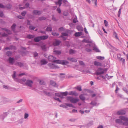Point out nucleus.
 <instances>
[{
	"label": "nucleus",
	"mask_w": 128,
	"mask_h": 128,
	"mask_svg": "<svg viewBox=\"0 0 128 128\" xmlns=\"http://www.w3.org/2000/svg\"><path fill=\"white\" fill-rule=\"evenodd\" d=\"M66 98L67 100L70 101L71 103L74 104L76 103L79 100L78 98H74L72 96H67Z\"/></svg>",
	"instance_id": "1"
},
{
	"label": "nucleus",
	"mask_w": 128,
	"mask_h": 128,
	"mask_svg": "<svg viewBox=\"0 0 128 128\" xmlns=\"http://www.w3.org/2000/svg\"><path fill=\"white\" fill-rule=\"evenodd\" d=\"M119 118L121 119L122 121H124L123 122V125L128 126V117L123 116H121L119 117Z\"/></svg>",
	"instance_id": "2"
},
{
	"label": "nucleus",
	"mask_w": 128,
	"mask_h": 128,
	"mask_svg": "<svg viewBox=\"0 0 128 128\" xmlns=\"http://www.w3.org/2000/svg\"><path fill=\"white\" fill-rule=\"evenodd\" d=\"M104 69L101 68H98L96 71L95 74L96 75L102 74L104 73Z\"/></svg>",
	"instance_id": "3"
},
{
	"label": "nucleus",
	"mask_w": 128,
	"mask_h": 128,
	"mask_svg": "<svg viewBox=\"0 0 128 128\" xmlns=\"http://www.w3.org/2000/svg\"><path fill=\"white\" fill-rule=\"evenodd\" d=\"M54 62L56 63L62 64L64 65H66L68 63V62L66 60H57L55 61Z\"/></svg>",
	"instance_id": "4"
},
{
	"label": "nucleus",
	"mask_w": 128,
	"mask_h": 128,
	"mask_svg": "<svg viewBox=\"0 0 128 128\" xmlns=\"http://www.w3.org/2000/svg\"><path fill=\"white\" fill-rule=\"evenodd\" d=\"M48 65L51 68H59V67L57 66L55 63H53L52 62L49 63Z\"/></svg>",
	"instance_id": "5"
},
{
	"label": "nucleus",
	"mask_w": 128,
	"mask_h": 128,
	"mask_svg": "<svg viewBox=\"0 0 128 128\" xmlns=\"http://www.w3.org/2000/svg\"><path fill=\"white\" fill-rule=\"evenodd\" d=\"M25 84L26 85L29 87H31L32 86L33 82L31 80H28L26 81Z\"/></svg>",
	"instance_id": "6"
},
{
	"label": "nucleus",
	"mask_w": 128,
	"mask_h": 128,
	"mask_svg": "<svg viewBox=\"0 0 128 128\" xmlns=\"http://www.w3.org/2000/svg\"><path fill=\"white\" fill-rule=\"evenodd\" d=\"M48 58L49 60L53 62H54L55 61H56L55 60L56 58L53 56H52L51 55H49Z\"/></svg>",
	"instance_id": "7"
},
{
	"label": "nucleus",
	"mask_w": 128,
	"mask_h": 128,
	"mask_svg": "<svg viewBox=\"0 0 128 128\" xmlns=\"http://www.w3.org/2000/svg\"><path fill=\"white\" fill-rule=\"evenodd\" d=\"M86 50L88 52H91L92 51L91 47L90 44H88L86 46Z\"/></svg>",
	"instance_id": "8"
},
{
	"label": "nucleus",
	"mask_w": 128,
	"mask_h": 128,
	"mask_svg": "<svg viewBox=\"0 0 128 128\" xmlns=\"http://www.w3.org/2000/svg\"><path fill=\"white\" fill-rule=\"evenodd\" d=\"M68 94L70 95L77 96H78V94L75 91H71L68 92Z\"/></svg>",
	"instance_id": "9"
},
{
	"label": "nucleus",
	"mask_w": 128,
	"mask_h": 128,
	"mask_svg": "<svg viewBox=\"0 0 128 128\" xmlns=\"http://www.w3.org/2000/svg\"><path fill=\"white\" fill-rule=\"evenodd\" d=\"M126 113V111L124 110H119L117 112V114L118 115L124 114Z\"/></svg>",
	"instance_id": "10"
},
{
	"label": "nucleus",
	"mask_w": 128,
	"mask_h": 128,
	"mask_svg": "<svg viewBox=\"0 0 128 128\" xmlns=\"http://www.w3.org/2000/svg\"><path fill=\"white\" fill-rule=\"evenodd\" d=\"M42 12L35 10L33 11V13L35 15H39Z\"/></svg>",
	"instance_id": "11"
},
{
	"label": "nucleus",
	"mask_w": 128,
	"mask_h": 128,
	"mask_svg": "<svg viewBox=\"0 0 128 128\" xmlns=\"http://www.w3.org/2000/svg\"><path fill=\"white\" fill-rule=\"evenodd\" d=\"M115 122L117 123L123 125V122L120 118L116 119L115 120Z\"/></svg>",
	"instance_id": "12"
},
{
	"label": "nucleus",
	"mask_w": 128,
	"mask_h": 128,
	"mask_svg": "<svg viewBox=\"0 0 128 128\" xmlns=\"http://www.w3.org/2000/svg\"><path fill=\"white\" fill-rule=\"evenodd\" d=\"M119 56H121V55L120 54H118L117 57L118 58V59L120 61H122L124 63L125 59L123 58H120V57Z\"/></svg>",
	"instance_id": "13"
},
{
	"label": "nucleus",
	"mask_w": 128,
	"mask_h": 128,
	"mask_svg": "<svg viewBox=\"0 0 128 128\" xmlns=\"http://www.w3.org/2000/svg\"><path fill=\"white\" fill-rule=\"evenodd\" d=\"M94 64L95 66H100L102 65L101 63L96 61L94 62Z\"/></svg>",
	"instance_id": "14"
},
{
	"label": "nucleus",
	"mask_w": 128,
	"mask_h": 128,
	"mask_svg": "<svg viewBox=\"0 0 128 128\" xmlns=\"http://www.w3.org/2000/svg\"><path fill=\"white\" fill-rule=\"evenodd\" d=\"M14 49L15 50L16 49V47L14 46H11L9 47H7L5 48V50H12Z\"/></svg>",
	"instance_id": "15"
},
{
	"label": "nucleus",
	"mask_w": 128,
	"mask_h": 128,
	"mask_svg": "<svg viewBox=\"0 0 128 128\" xmlns=\"http://www.w3.org/2000/svg\"><path fill=\"white\" fill-rule=\"evenodd\" d=\"M62 35L60 36V37L62 38L64 40H66V38L64 37V36H68V34L66 33L62 32Z\"/></svg>",
	"instance_id": "16"
},
{
	"label": "nucleus",
	"mask_w": 128,
	"mask_h": 128,
	"mask_svg": "<svg viewBox=\"0 0 128 128\" xmlns=\"http://www.w3.org/2000/svg\"><path fill=\"white\" fill-rule=\"evenodd\" d=\"M8 60L9 63L11 64H12L14 63V58L11 57H10L9 58Z\"/></svg>",
	"instance_id": "17"
},
{
	"label": "nucleus",
	"mask_w": 128,
	"mask_h": 128,
	"mask_svg": "<svg viewBox=\"0 0 128 128\" xmlns=\"http://www.w3.org/2000/svg\"><path fill=\"white\" fill-rule=\"evenodd\" d=\"M41 36H38L34 38V40L35 42H38L41 40Z\"/></svg>",
	"instance_id": "18"
},
{
	"label": "nucleus",
	"mask_w": 128,
	"mask_h": 128,
	"mask_svg": "<svg viewBox=\"0 0 128 128\" xmlns=\"http://www.w3.org/2000/svg\"><path fill=\"white\" fill-rule=\"evenodd\" d=\"M68 60L73 62H76L77 61V60L75 58L69 57L68 58Z\"/></svg>",
	"instance_id": "19"
},
{
	"label": "nucleus",
	"mask_w": 128,
	"mask_h": 128,
	"mask_svg": "<svg viewBox=\"0 0 128 128\" xmlns=\"http://www.w3.org/2000/svg\"><path fill=\"white\" fill-rule=\"evenodd\" d=\"M50 84L51 85L55 87H57L58 85L56 84V83L52 80H51L50 82Z\"/></svg>",
	"instance_id": "20"
},
{
	"label": "nucleus",
	"mask_w": 128,
	"mask_h": 128,
	"mask_svg": "<svg viewBox=\"0 0 128 128\" xmlns=\"http://www.w3.org/2000/svg\"><path fill=\"white\" fill-rule=\"evenodd\" d=\"M60 41L56 40L54 42L53 44L54 46H58L60 44Z\"/></svg>",
	"instance_id": "21"
},
{
	"label": "nucleus",
	"mask_w": 128,
	"mask_h": 128,
	"mask_svg": "<svg viewBox=\"0 0 128 128\" xmlns=\"http://www.w3.org/2000/svg\"><path fill=\"white\" fill-rule=\"evenodd\" d=\"M82 32H76L74 34V36L76 37L79 36H81Z\"/></svg>",
	"instance_id": "22"
},
{
	"label": "nucleus",
	"mask_w": 128,
	"mask_h": 128,
	"mask_svg": "<svg viewBox=\"0 0 128 128\" xmlns=\"http://www.w3.org/2000/svg\"><path fill=\"white\" fill-rule=\"evenodd\" d=\"M54 53L56 54L60 55L61 54V52L60 51L55 50V49H54Z\"/></svg>",
	"instance_id": "23"
},
{
	"label": "nucleus",
	"mask_w": 128,
	"mask_h": 128,
	"mask_svg": "<svg viewBox=\"0 0 128 128\" xmlns=\"http://www.w3.org/2000/svg\"><path fill=\"white\" fill-rule=\"evenodd\" d=\"M62 0H58V2H56V5H58L59 6H60L62 4Z\"/></svg>",
	"instance_id": "24"
},
{
	"label": "nucleus",
	"mask_w": 128,
	"mask_h": 128,
	"mask_svg": "<svg viewBox=\"0 0 128 128\" xmlns=\"http://www.w3.org/2000/svg\"><path fill=\"white\" fill-rule=\"evenodd\" d=\"M113 36L114 37H115L116 39H117L118 40H119V39L118 34L116 33L115 32H114L113 34Z\"/></svg>",
	"instance_id": "25"
},
{
	"label": "nucleus",
	"mask_w": 128,
	"mask_h": 128,
	"mask_svg": "<svg viewBox=\"0 0 128 128\" xmlns=\"http://www.w3.org/2000/svg\"><path fill=\"white\" fill-rule=\"evenodd\" d=\"M40 62L42 65L46 64L47 62L46 60H42L40 61Z\"/></svg>",
	"instance_id": "26"
},
{
	"label": "nucleus",
	"mask_w": 128,
	"mask_h": 128,
	"mask_svg": "<svg viewBox=\"0 0 128 128\" xmlns=\"http://www.w3.org/2000/svg\"><path fill=\"white\" fill-rule=\"evenodd\" d=\"M2 30H5L6 32H7L8 34H11V32L9 30L5 28H2Z\"/></svg>",
	"instance_id": "27"
},
{
	"label": "nucleus",
	"mask_w": 128,
	"mask_h": 128,
	"mask_svg": "<svg viewBox=\"0 0 128 128\" xmlns=\"http://www.w3.org/2000/svg\"><path fill=\"white\" fill-rule=\"evenodd\" d=\"M52 30V28L50 26H48L47 27L46 29V31H50L51 32Z\"/></svg>",
	"instance_id": "28"
},
{
	"label": "nucleus",
	"mask_w": 128,
	"mask_h": 128,
	"mask_svg": "<svg viewBox=\"0 0 128 128\" xmlns=\"http://www.w3.org/2000/svg\"><path fill=\"white\" fill-rule=\"evenodd\" d=\"M41 40H45L47 39L48 37V35L47 36H41Z\"/></svg>",
	"instance_id": "29"
},
{
	"label": "nucleus",
	"mask_w": 128,
	"mask_h": 128,
	"mask_svg": "<svg viewBox=\"0 0 128 128\" xmlns=\"http://www.w3.org/2000/svg\"><path fill=\"white\" fill-rule=\"evenodd\" d=\"M15 65L16 66H19L20 67H22L23 66V64L21 62H17L15 63Z\"/></svg>",
	"instance_id": "30"
},
{
	"label": "nucleus",
	"mask_w": 128,
	"mask_h": 128,
	"mask_svg": "<svg viewBox=\"0 0 128 128\" xmlns=\"http://www.w3.org/2000/svg\"><path fill=\"white\" fill-rule=\"evenodd\" d=\"M79 97L82 100H85V97L82 94Z\"/></svg>",
	"instance_id": "31"
},
{
	"label": "nucleus",
	"mask_w": 128,
	"mask_h": 128,
	"mask_svg": "<svg viewBox=\"0 0 128 128\" xmlns=\"http://www.w3.org/2000/svg\"><path fill=\"white\" fill-rule=\"evenodd\" d=\"M35 36L33 35L29 34L27 36V38L29 39H31L34 38Z\"/></svg>",
	"instance_id": "32"
},
{
	"label": "nucleus",
	"mask_w": 128,
	"mask_h": 128,
	"mask_svg": "<svg viewBox=\"0 0 128 128\" xmlns=\"http://www.w3.org/2000/svg\"><path fill=\"white\" fill-rule=\"evenodd\" d=\"M16 72H15L14 71V74L12 76V77L14 79V80L16 81H17V79L15 78L16 77Z\"/></svg>",
	"instance_id": "33"
},
{
	"label": "nucleus",
	"mask_w": 128,
	"mask_h": 128,
	"mask_svg": "<svg viewBox=\"0 0 128 128\" xmlns=\"http://www.w3.org/2000/svg\"><path fill=\"white\" fill-rule=\"evenodd\" d=\"M98 59L100 60H104V58L103 56H97L96 57Z\"/></svg>",
	"instance_id": "34"
},
{
	"label": "nucleus",
	"mask_w": 128,
	"mask_h": 128,
	"mask_svg": "<svg viewBox=\"0 0 128 128\" xmlns=\"http://www.w3.org/2000/svg\"><path fill=\"white\" fill-rule=\"evenodd\" d=\"M52 35L55 36H58L59 35V34L58 33L56 32H52Z\"/></svg>",
	"instance_id": "35"
},
{
	"label": "nucleus",
	"mask_w": 128,
	"mask_h": 128,
	"mask_svg": "<svg viewBox=\"0 0 128 128\" xmlns=\"http://www.w3.org/2000/svg\"><path fill=\"white\" fill-rule=\"evenodd\" d=\"M12 54V52L9 51H8L7 52H6V55L9 56H10Z\"/></svg>",
	"instance_id": "36"
},
{
	"label": "nucleus",
	"mask_w": 128,
	"mask_h": 128,
	"mask_svg": "<svg viewBox=\"0 0 128 128\" xmlns=\"http://www.w3.org/2000/svg\"><path fill=\"white\" fill-rule=\"evenodd\" d=\"M93 50L96 52H100L98 49L97 47L96 46H94L93 48Z\"/></svg>",
	"instance_id": "37"
},
{
	"label": "nucleus",
	"mask_w": 128,
	"mask_h": 128,
	"mask_svg": "<svg viewBox=\"0 0 128 128\" xmlns=\"http://www.w3.org/2000/svg\"><path fill=\"white\" fill-rule=\"evenodd\" d=\"M75 51L71 49L69 50L70 54H73L75 53Z\"/></svg>",
	"instance_id": "38"
},
{
	"label": "nucleus",
	"mask_w": 128,
	"mask_h": 128,
	"mask_svg": "<svg viewBox=\"0 0 128 128\" xmlns=\"http://www.w3.org/2000/svg\"><path fill=\"white\" fill-rule=\"evenodd\" d=\"M65 104L68 106L74 108V106L71 104L66 103Z\"/></svg>",
	"instance_id": "39"
},
{
	"label": "nucleus",
	"mask_w": 128,
	"mask_h": 128,
	"mask_svg": "<svg viewBox=\"0 0 128 128\" xmlns=\"http://www.w3.org/2000/svg\"><path fill=\"white\" fill-rule=\"evenodd\" d=\"M44 92L47 95L50 96L51 95V94L50 92H48L44 90Z\"/></svg>",
	"instance_id": "40"
},
{
	"label": "nucleus",
	"mask_w": 128,
	"mask_h": 128,
	"mask_svg": "<svg viewBox=\"0 0 128 128\" xmlns=\"http://www.w3.org/2000/svg\"><path fill=\"white\" fill-rule=\"evenodd\" d=\"M16 26V25L15 24H13L11 26V28L13 31L14 32V30Z\"/></svg>",
	"instance_id": "41"
},
{
	"label": "nucleus",
	"mask_w": 128,
	"mask_h": 128,
	"mask_svg": "<svg viewBox=\"0 0 128 128\" xmlns=\"http://www.w3.org/2000/svg\"><path fill=\"white\" fill-rule=\"evenodd\" d=\"M61 93L62 95H63L64 96H67L68 94V93L67 92H61Z\"/></svg>",
	"instance_id": "42"
},
{
	"label": "nucleus",
	"mask_w": 128,
	"mask_h": 128,
	"mask_svg": "<svg viewBox=\"0 0 128 128\" xmlns=\"http://www.w3.org/2000/svg\"><path fill=\"white\" fill-rule=\"evenodd\" d=\"M90 104L93 105L94 106H98V104L93 102H92Z\"/></svg>",
	"instance_id": "43"
},
{
	"label": "nucleus",
	"mask_w": 128,
	"mask_h": 128,
	"mask_svg": "<svg viewBox=\"0 0 128 128\" xmlns=\"http://www.w3.org/2000/svg\"><path fill=\"white\" fill-rule=\"evenodd\" d=\"M12 7V5L11 4H7L6 6L5 7L8 9H10Z\"/></svg>",
	"instance_id": "44"
},
{
	"label": "nucleus",
	"mask_w": 128,
	"mask_h": 128,
	"mask_svg": "<svg viewBox=\"0 0 128 128\" xmlns=\"http://www.w3.org/2000/svg\"><path fill=\"white\" fill-rule=\"evenodd\" d=\"M8 115V113L7 112H5L4 113L2 114V116L4 118L6 117Z\"/></svg>",
	"instance_id": "45"
},
{
	"label": "nucleus",
	"mask_w": 128,
	"mask_h": 128,
	"mask_svg": "<svg viewBox=\"0 0 128 128\" xmlns=\"http://www.w3.org/2000/svg\"><path fill=\"white\" fill-rule=\"evenodd\" d=\"M29 116V114L27 113H25L24 114V117L25 119H26Z\"/></svg>",
	"instance_id": "46"
},
{
	"label": "nucleus",
	"mask_w": 128,
	"mask_h": 128,
	"mask_svg": "<svg viewBox=\"0 0 128 128\" xmlns=\"http://www.w3.org/2000/svg\"><path fill=\"white\" fill-rule=\"evenodd\" d=\"M24 121L23 119L22 118H21L18 121V122L20 124L22 123Z\"/></svg>",
	"instance_id": "47"
},
{
	"label": "nucleus",
	"mask_w": 128,
	"mask_h": 128,
	"mask_svg": "<svg viewBox=\"0 0 128 128\" xmlns=\"http://www.w3.org/2000/svg\"><path fill=\"white\" fill-rule=\"evenodd\" d=\"M46 19V18L42 16L39 18V20H44Z\"/></svg>",
	"instance_id": "48"
},
{
	"label": "nucleus",
	"mask_w": 128,
	"mask_h": 128,
	"mask_svg": "<svg viewBox=\"0 0 128 128\" xmlns=\"http://www.w3.org/2000/svg\"><path fill=\"white\" fill-rule=\"evenodd\" d=\"M76 89L79 91L82 90V88L81 86H78L77 87Z\"/></svg>",
	"instance_id": "49"
},
{
	"label": "nucleus",
	"mask_w": 128,
	"mask_h": 128,
	"mask_svg": "<svg viewBox=\"0 0 128 128\" xmlns=\"http://www.w3.org/2000/svg\"><path fill=\"white\" fill-rule=\"evenodd\" d=\"M39 84H40L44 85L45 84V83L43 80H40L39 82Z\"/></svg>",
	"instance_id": "50"
},
{
	"label": "nucleus",
	"mask_w": 128,
	"mask_h": 128,
	"mask_svg": "<svg viewBox=\"0 0 128 128\" xmlns=\"http://www.w3.org/2000/svg\"><path fill=\"white\" fill-rule=\"evenodd\" d=\"M54 99L55 100H56L57 101H58L59 102H61V101L60 100L59 98H58L56 97H54Z\"/></svg>",
	"instance_id": "51"
},
{
	"label": "nucleus",
	"mask_w": 128,
	"mask_h": 128,
	"mask_svg": "<svg viewBox=\"0 0 128 128\" xmlns=\"http://www.w3.org/2000/svg\"><path fill=\"white\" fill-rule=\"evenodd\" d=\"M79 62L80 65L83 66H84V64L82 61H79Z\"/></svg>",
	"instance_id": "52"
},
{
	"label": "nucleus",
	"mask_w": 128,
	"mask_h": 128,
	"mask_svg": "<svg viewBox=\"0 0 128 128\" xmlns=\"http://www.w3.org/2000/svg\"><path fill=\"white\" fill-rule=\"evenodd\" d=\"M30 30H34L35 28V27L32 26H30Z\"/></svg>",
	"instance_id": "53"
},
{
	"label": "nucleus",
	"mask_w": 128,
	"mask_h": 128,
	"mask_svg": "<svg viewBox=\"0 0 128 128\" xmlns=\"http://www.w3.org/2000/svg\"><path fill=\"white\" fill-rule=\"evenodd\" d=\"M104 24L105 26H108V22L106 20H104Z\"/></svg>",
	"instance_id": "54"
},
{
	"label": "nucleus",
	"mask_w": 128,
	"mask_h": 128,
	"mask_svg": "<svg viewBox=\"0 0 128 128\" xmlns=\"http://www.w3.org/2000/svg\"><path fill=\"white\" fill-rule=\"evenodd\" d=\"M26 11H24L21 13L22 15L23 16H25L26 14Z\"/></svg>",
	"instance_id": "55"
},
{
	"label": "nucleus",
	"mask_w": 128,
	"mask_h": 128,
	"mask_svg": "<svg viewBox=\"0 0 128 128\" xmlns=\"http://www.w3.org/2000/svg\"><path fill=\"white\" fill-rule=\"evenodd\" d=\"M76 120L74 118H71L69 120V121L71 122H74Z\"/></svg>",
	"instance_id": "56"
},
{
	"label": "nucleus",
	"mask_w": 128,
	"mask_h": 128,
	"mask_svg": "<svg viewBox=\"0 0 128 128\" xmlns=\"http://www.w3.org/2000/svg\"><path fill=\"white\" fill-rule=\"evenodd\" d=\"M42 48V49L44 50H46V47L45 45H43L41 46Z\"/></svg>",
	"instance_id": "57"
},
{
	"label": "nucleus",
	"mask_w": 128,
	"mask_h": 128,
	"mask_svg": "<svg viewBox=\"0 0 128 128\" xmlns=\"http://www.w3.org/2000/svg\"><path fill=\"white\" fill-rule=\"evenodd\" d=\"M67 46H70V45L69 43V42H68L66 41L65 42Z\"/></svg>",
	"instance_id": "58"
},
{
	"label": "nucleus",
	"mask_w": 128,
	"mask_h": 128,
	"mask_svg": "<svg viewBox=\"0 0 128 128\" xmlns=\"http://www.w3.org/2000/svg\"><path fill=\"white\" fill-rule=\"evenodd\" d=\"M61 94V92H60V93H56L55 94V95L56 96H57L58 97H59V96H60V94Z\"/></svg>",
	"instance_id": "59"
},
{
	"label": "nucleus",
	"mask_w": 128,
	"mask_h": 128,
	"mask_svg": "<svg viewBox=\"0 0 128 128\" xmlns=\"http://www.w3.org/2000/svg\"><path fill=\"white\" fill-rule=\"evenodd\" d=\"M5 7V6H4L0 3V8H4Z\"/></svg>",
	"instance_id": "60"
},
{
	"label": "nucleus",
	"mask_w": 128,
	"mask_h": 128,
	"mask_svg": "<svg viewBox=\"0 0 128 128\" xmlns=\"http://www.w3.org/2000/svg\"><path fill=\"white\" fill-rule=\"evenodd\" d=\"M56 10L59 13H60L61 11L60 9V8H57Z\"/></svg>",
	"instance_id": "61"
},
{
	"label": "nucleus",
	"mask_w": 128,
	"mask_h": 128,
	"mask_svg": "<svg viewBox=\"0 0 128 128\" xmlns=\"http://www.w3.org/2000/svg\"><path fill=\"white\" fill-rule=\"evenodd\" d=\"M121 13V9H120L118 12V16L119 17Z\"/></svg>",
	"instance_id": "62"
},
{
	"label": "nucleus",
	"mask_w": 128,
	"mask_h": 128,
	"mask_svg": "<svg viewBox=\"0 0 128 128\" xmlns=\"http://www.w3.org/2000/svg\"><path fill=\"white\" fill-rule=\"evenodd\" d=\"M34 57H36L38 56V54L36 52H34Z\"/></svg>",
	"instance_id": "63"
},
{
	"label": "nucleus",
	"mask_w": 128,
	"mask_h": 128,
	"mask_svg": "<svg viewBox=\"0 0 128 128\" xmlns=\"http://www.w3.org/2000/svg\"><path fill=\"white\" fill-rule=\"evenodd\" d=\"M68 13L67 12H63V14L64 16H67L68 15Z\"/></svg>",
	"instance_id": "64"
}]
</instances>
